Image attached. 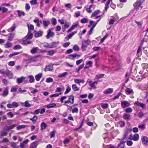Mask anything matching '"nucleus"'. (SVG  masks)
<instances>
[{
	"label": "nucleus",
	"instance_id": "f257e3e1",
	"mask_svg": "<svg viewBox=\"0 0 148 148\" xmlns=\"http://www.w3.org/2000/svg\"><path fill=\"white\" fill-rule=\"evenodd\" d=\"M143 2H142L140 0H137L136 2L135 3L133 6L134 7V9L138 10L140 9V10L142 9L143 6L141 5L142 4Z\"/></svg>",
	"mask_w": 148,
	"mask_h": 148
},
{
	"label": "nucleus",
	"instance_id": "f03ea898",
	"mask_svg": "<svg viewBox=\"0 0 148 148\" xmlns=\"http://www.w3.org/2000/svg\"><path fill=\"white\" fill-rule=\"evenodd\" d=\"M126 137V135H125L123 138L121 140L120 143L118 145L117 148H124L125 143V141H123V140H124Z\"/></svg>",
	"mask_w": 148,
	"mask_h": 148
},
{
	"label": "nucleus",
	"instance_id": "7ed1b4c3",
	"mask_svg": "<svg viewBox=\"0 0 148 148\" xmlns=\"http://www.w3.org/2000/svg\"><path fill=\"white\" fill-rule=\"evenodd\" d=\"M141 140L144 145H148V138L145 136H142Z\"/></svg>",
	"mask_w": 148,
	"mask_h": 148
},
{
	"label": "nucleus",
	"instance_id": "20e7f679",
	"mask_svg": "<svg viewBox=\"0 0 148 148\" xmlns=\"http://www.w3.org/2000/svg\"><path fill=\"white\" fill-rule=\"evenodd\" d=\"M54 36V33L53 32H51V30L49 29L48 31L47 34L46 36V37L47 39L49 38L50 37H53Z\"/></svg>",
	"mask_w": 148,
	"mask_h": 148
},
{
	"label": "nucleus",
	"instance_id": "39448f33",
	"mask_svg": "<svg viewBox=\"0 0 148 148\" xmlns=\"http://www.w3.org/2000/svg\"><path fill=\"white\" fill-rule=\"evenodd\" d=\"M130 105V104L127 101H122L121 103V107L123 108H124L126 107H128Z\"/></svg>",
	"mask_w": 148,
	"mask_h": 148
},
{
	"label": "nucleus",
	"instance_id": "423d86ee",
	"mask_svg": "<svg viewBox=\"0 0 148 148\" xmlns=\"http://www.w3.org/2000/svg\"><path fill=\"white\" fill-rule=\"evenodd\" d=\"M89 41V40H84L83 42H82V49L84 51H85L86 50V48L87 47V45H88V44H87V41Z\"/></svg>",
	"mask_w": 148,
	"mask_h": 148
},
{
	"label": "nucleus",
	"instance_id": "0eeeda50",
	"mask_svg": "<svg viewBox=\"0 0 148 148\" xmlns=\"http://www.w3.org/2000/svg\"><path fill=\"white\" fill-rule=\"evenodd\" d=\"M35 32L34 36L36 38H38L41 36L42 35L43 32L42 31L37 32L36 31H34Z\"/></svg>",
	"mask_w": 148,
	"mask_h": 148
},
{
	"label": "nucleus",
	"instance_id": "6e6552de",
	"mask_svg": "<svg viewBox=\"0 0 148 148\" xmlns=\"http://www.w3.org/2000/svg\"><path fill=\"white\" fill-rule=\"evenodd\" d=\"M80 55L76 54L74 53L72 55H70L68 56V58L71 60H74V59L77 57H79Z\"/></svg>",
	"mask_w": 148,
	"mask_h": 148
},
{
	"label": "nucleus",
	"instance_id": "1a4fd4ad",
	"mask_svg": "<svg viewBox=\"0 0 148 148\" xmlns=\"http://www.w3.org/2000/svg\"><path fill=\"white\" fill-rule=\"evenodd\" d=\"M8 87H7L5 88V89L3 91L2 95L4 97L8 95Z\"/></svg>",
	"mask_w": 148,
	"mask_h": 148
},
{
	"label": "nucleus",
	"instance_id": "9d476101",
	"mask_svg": "<svg viewBox=\"0 0 148 148\" xmlns=\"http://www.w3.org/2000/svg\"><path fill=\"white\" fill-rule=\"evenodd\" d=\"M113 91V89L112 88H109L105 90L104 92V94H108L112 93Z\"/></svg>",
	"mask_w": 148,
	"mask_h": 148
},
{
	"label": "nucleus",
	"instance_id": "9b49d317",
	"mask_svg": "<svg viewBox=\"0 0 148 148\" xmlns=\"http://www.w3.org/2000/svg\"><path fill=\"white\" fill-rule=\"evenodd\" d=\"M5 74L9 78L11 79L13 77L12 73L9 71H8L6 72Z\"/></svg>",
	"mask_w": 148,
	"mask_h": 148
},
{
	"label": "nucleus",
	"instance_id": "f8f14e48",
	"mask_svg": "<svg viewBox=\"0 0 148 148\" xmlns=\"http://www.w3.org/2000/svg\"><path fill=\"white\" fill-rule=\"evenodd\" d=\"M139 138V135L138 134H135L132 136V139L134 141L138 140Z\"/></svg>",
	"mask_w": 148,
	"mask_h": 148
},
{
	"label": "nucleus",
	"instance_id": "ddd939ff",
	"mask_svg": "<svg viewBox=\"0 0 148 148\" xmlns=\"http://www.w3.org/2000/svg\"><path fill=\"white\" fill-rule=\"evenodd\" d=\"M135 104L138 106H140L141 108L143 109H145L146 108V106L145 104L140 103L138 101L135 102Z\"/></svg>",
	"mask_w": 148,
	"mask_h": 148
},
{
	"label": "nucleus",
	"instance_id": "4468645a",
	"mask_svg": "<svg viewBox=\"0 0 148 148\" xmlns=\"http://www.w3.org/2000/svg\"><path fill=\"white\" fill-rule=\"evenodd\" d=\"M127 95H130L134 92L133 90L129 88H127L125 90Z\"/></svg>",
	"mask_w": 148,
	"mask_h": 148
},
{
	"label": "nucleus",
	"instance_id": "2eb2a0df",
	"mask_svg": "<svg viewBox=\"0 0 148 148\" xmlns=\"http://www.w3.org/2000/svg\"><path fill=\"white\" fill-rule=\"evenodd\" d=\"M43 24L44 27H46L50 24V22L49 20L45 21L43 20Z\"/></svg>",
	"mask_w": 148,
	"mask_h": 148
},
{
	"label": "nucleus",
	"instance_id": "dca6fc26",
	"mask_svg": "<svg viewBox=\"0 0 148 148\" xmlns=\"http://www.w3.org/2000/svg\"><path fill=\"white\" fill-rule=\"evenodd\" d=\"M15 34L14 33H11L10 34L9 36L8 37V40L9 41H12L14 37Z\"/></svg>",
	"mask_w": 148,
	"mask_h": 148
},
{
	"label": "nucleus",
	"instance_id": "f3484780",
	"mask_svg": "<svg viewBox=\"0 0 148 148\" xmlns=\"http://www.w3.org/2000/svg\"><path fill=\"white\" fill-rule=\"evenodd\" d=\"M38 144V141H35L33 142L31 144L29 148H36Z\"/></svg>",
	"mask_w": 148,
	"mask_h": 148
},
{
	"label": "nucleus",
	"instance_id": "a211bd4d",
	"mask_svg": "<svg viewBox=\"0 0 148 148\" xmlns=\"http://www.w3.org/2000/svg\"><path fill=\"white\" fill-rule=\"evenodd\" d=\"M47 126V124L44 122H42L40 125L41 130H43L45 129Z\"/></svg>",
	"mask_w": 148,
	"mask_h": 148
},
{
	"label": "nucleus",
	"instance_id": "6ab92c4d",
	"mask_svg": "<svg viewBox=\"0 0 148 148\" xmlns=\"http://www.w3.org/2000/svg\"><path fill=\"white\" fill-rule=\"evenodd\" d=\"M42 76V73H39L35 76V78L37 81H39L40 79Z\"/></svg>",
	"mask_w": 148,
	"mask_h": 148
},
{
	"label": "nucleus",
	"instance_id": "aec40b11",
	"mask_svg": "<svg viewBox=\"0 0 148 148\" xmlns=\"http://www.w3.org/2000/svg\"><path fill=\"white\" fill-rule=\"evenodd\" d=\"M130 114H123V119L129 120L130 119Z\"/></svg>",
	"mask_w": 148,
	"mask_h": 148
},
{
	"label": "nucleus",
	"instance_id": "412c9836",
	"mask_svg": "<svg viewBox=\"0 0 148 148\" xmlns=\"http://www.w3.org/2000/svg\"><path fill=\"white\" fill-rule=\"evenodd\" d=\"M28 79H29V82L32 83L34 82L35 79L34 77L32 75H29L27 77Z\"/></svg>",
	"mask_w": 148,
	"mask_h": 148
},
{
	"label": "nucleus",
	"instance_id": "4be33fe9",
	"mask_svg": "<svg viewBox=\"0 0 148 148\" xmlns=\"http://www.w3.org/2000/svg\"><path fill=\"white\" fill-rule=\"evenodd\" d=\"M33 36V34L32 33L29 32H28L27 35L26 36L25 38H26V39H31Z\"/></svg>",
	"mask_w": 148,
	"mask_h": 148
},
{
	"label": "nucleus",
	"instance_id": "5701e85b",
	"mask_svg": "<svg viewBox=\"0 0 148 148\" xmlns=\"http://www.w3.org/2000/svg\"><path fill=\"white\" fill-rule=\"evenodd\" d=\"M17 125V124H13L11 125H10L9 126H7L6 130L7 131H9L11 129H12L16 127Z\"/></svg>",
	"mask_w": 148,
	"mask_h": 148
},
{
	"label": "nucleus",
	"instance_id": "b1692460",
	"mask_svg": "<svg viewBox=\"0 0 148 148\" xmlns=\"http://www.w3.org/2000/svg\"><path fill=\"white\" fill-rule=\"evenodd\" d=\"M56 105L55 103H50L45 106L46 107L48 108H50L55 107L56 106Z\"/></svg>",
	"mask_w": 148,
	"mask_h": 148
},
{
	"label": "nucleus",
	"instance_id": "393cba45",
	"mask_svg": "<svg viewBox=\"0 0 148 148\" xmlns=\"http://www.w3.org/2000/svg\"><path fill=\"white\" fill-rule=\"evenodd\" d=\"M53 69V66L49 65L47 66L45 69V71H51Z\"/></svg>",
	"mask_w": 148,
	"mask_h": 148
},
{
	"label": "nucleus",
	"instance_id": "a878e982",
	"mask_svg": "<svg viewBox=\"0 0 148 148\" xmlns=\"http://www.w3.org/2000/svg\"><path fill=\"white\" fill-rule=\"evenodd\" d=\"M70 99L71 102L70 103L71 104H73L74 103V96L73 95H71L69 96V99Z\"/></svg>",
	"mask_w": 148,
	"mask_h": 148
},
{
	"label": "nucleus",
	"instance_id": "bb28decb",
	"mask_svg": "<svg viewBox=\"0 0 148 148\" xmlns=\"http://www.w3.org/2000/svg\"><path fill=\"white\" fill-rule=\"evenodd\" d=\"M16 28V26L15 23H14L13 24V26H12L10 28H9L8 30V31L10 32H13Z\"/></svg>",
	"mask_w": 148,
	"mask_h": 148
},
{
	"label": "nucleus",
	"instance_id": "cd10ccee",
	"mask_svg": "<svg viewBox=\"0 0 148 148\" xmlns=\"http://www.w3.org/2000/svg\"><path fill=\"white\" fill-rule=\"evenodd\" d=\"M38 49V48L37 47L33 48L31 50V52L32 53H36L37 52Z\"/></svg>",
	"mask_w": 148,
	"mask_h": 148
},
{
	"label": "nucleus",
	"instance_id": "c85d7f7f",
	"mask_svg": "<svg viewBox=\"0 0 148 148\" xmlns=\"http://www.w3.org/2000/svg\"><path fill=\"white\" fill-rule=\"evenodd\" d=\"M72 88L74 91H78L79 90V88L75 84L72 85Z\"/></svg>",
	"mask_w": 148,
	"mask_h": 148
},
{
	"label": "nucleus",
	"instance_id": "c756f323",
	"mask_svg": "<svg viewBox=\"0 0 148 148\" xmlns=\"http://www.w3.org/2000/svg\"><path fill=\"white\" fill-rule=\"evenodd\" d=\"M10 41L8 40L7 42L5 45V47L6 48L10 47H12V44L9 42Z\"/></svg>",
	"mask_w": 148,
	"mask_h": 148
},
{
	"label": "nucleus",
	"instance_id": "7c9ffc66",
	"mask_svg": "<svg viewBox=\"0 0 148 148\" xmlns=\"http://www.w3.org/2000/svg\"><path fill=\"white\" fill-rule=\"evenodd\" d=\"M56 132L55 130H53L52 132H50L49 133L50 137L52 138L54 137Z\"/></svg>",
	"mask_w": 148,
	"mask_h": 148
},
{
	"label": "nucleus",
	"instance_id": "2f4dec72",
	"mask_svg": "<svg viewBox=\"0 0 148 148\" xmlns=\"http://www.w3.org/2000/svg\"><path fill=\"white\" fill-rule=\"evenodd\" d=\"M10 146L11 147H13V148H18L17 145L16 143H15L14 142H12L10 143Z\"/></svg>",
	"mask_w": 148,
	"mask_h": 148
},
{
	"label": "nucleus",
	"instance_id": "473e14b6",
	"mask_svg": "<svg viewBox=\"0 0 148 148\" xmlns=\"http://www.w3.org/2000/svg\"><path fill=\"white\" fill-rule=\"evenodd\" d=\"M25 78L24 77H22L21 78H18L17 79V82L18 83L20 84L23 82V79Z\"/></svg>",
	"mask_w": 148,
	"mask_h": 148
},
{
	"label": "nucleus",
	"instance_id": "72a5a7b5",
	"mask_svg": "<svg viewBox=\"0 0 148 148\" xmlns=\"http://www.w3.org/2000/svg\"><path fill=\"white\" fill-rule=\"evenodd\" d=\"M118 123L119 124H120V126L121 127H123L125 125V123L124 121H119Z\"/></svg>",
	"mask_w": 148,
	"mask_h": 148
},
{
	"label": "nucleus",
	"instance_id": "f704fd0d",
	"mask_svg": "<svg viewBox=\"0 0 148 148\" xmlns=\"http://www.w3.org/2000/svg\"><path fill=\"white\" fill-rule=\"evenodd\" d=\"M100 11L99 10H97L95 11L92 14L91 17H92L95 16V15L98 14L99 12Z\"/></svg>",
	"mask_w": 148,
	"mask_h": 148
},
{
	"label": "nucleus",
	"instance_id": "c9c22d12",
	"mask_svg": "<svg viewBox=\"0 0 148 148\" xmlns=\"http://www.w3.org/2000/svg\"><path fill=\"white\" fill-rule=\"evenodd\" d=\"M37 119V117L36 116H34L32 118H31L30 119L34 123H35Z\"/></svg>",
	"mask_w": 148,
	"mask_h": 148
},
{
	"label": "nucleus",
	"instance_id": "e433bc0d",
	"mask_svg": "<svg viewBox=\"0 0 148 148\" xmlns=\"http://www.w3.org/2000/svg\"><path fill=\"white\" fill-rule=\"evenodd\" d=\"M25 127L26 125H20L17 126L16 129L18 130H19L25 128Z\"/></svg>",
	"mask_w": 148,
	"mask_h": 148
},
{
	"label": "nucleus",
	"instance_id": "4c0bfd02",
	"mask_svg": "<svg viewBox=\"0 0 148 148\" xmlns=\"http://www.w3.org/2000/svg\"><path fill=\"white\" fill-rule=\"evenodd\" d=\"M104 75V74H99L97 75L96 76V78L97 79H99L101 78V77H103Z\"/></svg>",
	"mask_w": 148,
	"mask_h": 148
},
{
	"label": "nucleus",
	"instance_id": "58836bf2",
	"mask_svg": "<svg viewBox=\"0 0 148 148\" xmlns=\"http://www.w3.org/2000/svg\"><path fill=\"white\" fill-rule=\"evenodd\" d=\"M68 74V73L66 72H64L62 74H59L58 75V77H65L67 74Z\"/></svg>",
	"mask_w": 148,
	"mask_h": 148
},
{
	"label": "nucleus",
	"instance_id": "ea45409f",
	"mask_svg": "<svg viewBox=\"0 0 148 148\" xmlns=\"http://www.w3.org/2000/svg\"><path fill=\"white\" fill-rule=\"evenodd\" d=\"M12 108L16 107L19 106V104L18 103L15 102H13L12 103Z\"/></svg>",
	"mask_w": 148,
	"mask_h": 148
},
{
	"label": "nucleus",
	"instance_id": "a19ab883",
	"mask_svg": "<svg viewBox=\"0 0 148 148\" xmlns=\"http://www.w3.org/2000/svg\"><path fill=\"white\" fill-rule=\"evenodd\" d=\"M28 31L29 32H30V30L31 29L32 30H33L34 29V26L32 25H30V26H29V25L27 24Z\"/></svg>",
	"mask_w": 148,
	"mask_h": 148
},
{
	"label": "nucleus",
	"instance_id": "79ce46f5",
	"mask_svg": "<svg viewBox=\"0 0 148 148\" xmlns=\"http://www.w3.org/2000/svg\"><path fill=\"white\" fill-rule=\"evenodd\" d=\"M51 23L53 25H55L57 23V21L56 19L54 18H52L51 21Z\"/></svg>",
	"mask_w": 148,
	"mask_h": 148
},
{
	"label": "nucleus",
	"instance_id": "37998d69",
	"mask_svg": "<svg viewBox=\"0 0 148 148\" xmlns=\"http://www.w3.org/2000/svg\"><path fill=\"white\" fill-rule=\"evenodd\" d=\"M108 36V34H106V35L103 37L101 40L99 44L102 43L106 38Z\"/></svg>",
	"mask_w": 148,
	"mask_h": 148
},
{
	"label": "nucleus",
	"instance_id": "c03bdc74",
	"mask_svg": "<svg viewBox=\"0 0 148 148\" xmlns=\"http://www.w3.org/2000/svg\"><path fill=\"white\" fill-rule=\"evenodd\" d=\"M88 20L87 18H84L81 20V22L82 23H84L88 22Z\"/></svg>",
	"mask_w": 148,
	"mask_h": 148
},
{
	"label": "nucleus",
	"instance_id": "a18cd8bd",
	"mask_svg": "<svg viewBox=\"0 0 148 148\" xmlns=\"http://www.w3.org/2000/svg\"><path fill=\"white\" fill-rule=\"evenodd\" d=\"M71 88L69 87H67L66 88V90L65 91L64 94L65 95L67 94L69 92H70L71 90Z\"/></svg>",
	"mask_w": 148,
	"mask_h": 148
},
{
	"label": "nucleus",
	"instance_id": "49530a36",
	"mask_svg": "<svg viewBox=\"0 0 148 148\" xmlns=\"http://www.w3.org/2000/svg\"><path fill=\"white\" fill-rule=\"evenodd\" d=\"M101 105L102 108L104 109L108 107V103H102L101 104Z\"/></svg>",
	"mask_w": 148,
	"mask_h": 148
},
{
	"label": "nucleus",
	"instance_id": "de8ad7c7",
	"mask_svg": "<svg viewBox=\"0 0 148 148\" xmlns=\"http://www.w3.org/2000/svg\"><path fill=\"white\" fill-rule=\"evenodd\" d=\"M21 46L20 45H15L13 49H15V50H17V49H21Z\"/></svg>",
	"mask_w": 148,
	"mask_h": 148
},
{
	"label": "nucleus",
	"instance_id": "09e8293b",
	"mask_svg": "<svg viewBox=\"0 0 148 148\" xmlns=\"http://www.w3.org/2000/svg\"><path fill=\"white\" fill-rule=\"evenodd\" d=\"M47 53L49 55L52 56L54 54L55 52L54 50H52L47 51Z\"/></svg>",
	"mask_w": 148,
	"mask_h": 148
},
{
	"label": "nucleus",
	"instance_id": "8fccbe9b",
	"mask_svg": "<svg viewBox=\"0 0 148 148\" xmlns=\"http://www.w3.org/2000/svg\"><path fill=\"white\" fill-rule=\"evenodd\" d=\"M18 14V16H21L22 15L24 16L25 14V13L24 12H21L19 10L17 11Z\"/></svg>",
	"mask_w": 148,
	"mask_h": 148
},
{
	"label": "nucleus",
	"instance_id": "3c124183",
	"mask_svg": "<svg viewBox=\"0 0 148 148\" xmlns=\"http://www.w3.org/2000/svg\"><path fill=\"white\" fill-rule=\"evenodd\" d=\"M25 106L27 107H29L31 106L30 104L29 103L28 101H26L25 102Z\"/></svg>",
	"mask_w": 148,
	"mask_h": 148
},
{
	"label": "nucleus",
	"instance_id": "603ef678",
	"mask_svg": "<svg viewBox=\"0 0 148 148\" xmlns=\"http://www.w3.org/2000/svg\"><path fill=\"white\" fill-rule=\"evenodd\" d=\"M26 39V40L23 41V42L24 44H29L32 43L31 41H28Z\"/></svg>",
	"mask_w": 148,
	"mask_h": 148
},
{
	"label": "nucleus",
	"instance_id": "864d4df0",
	"mask_svg": "<svg viewBox=\"0 0 148 148\" xmlns=\"http://www.w3.org/2000/svg\"><path fill=\"white\" fill-rule=\"evenodd\" d=\"M73 50L75 51H78L79 50V47L77 45H75L73 47Z\"/></svg>",
	"mask_w": 148,
	"mask_h": 148
},
{
	"label": "nucleus",
	"instance_id": "5fc2aeb1",
	"mask_svg": "<svg viewBox=\"0 0 148 148\" xmlns=\"http://www.w3.org/2000/svg\"><path fill=\"white\" fill-rule=\"evenodd\" d=\"M53 79L52 78H48L46 79V82L47 83H49L53 82Z\"/></svg>",
	"mask_w": 148,
	"mask_h": 148
},
{
	"label": "nucleus",
	"instance_id": "6e6d98bb",
	"mask_svg": "<svg viewBox=\"0 0 148 148\" xmlns=\"http://www.w3.org/2000/svg\"><path fill=\"white\" fill-rule=\"evenodd\" d=\"M62 94L61 93H60V94L58 93H56L55 94H53L52 95H51L50 97L52 98L53 97H57L59 96V95H61Z\"/></svg>",
	"mask_w": 148,
	"mask_h": 148
},
{
	"label": "nucleus",
	"instance_id": "4d7b16f0",
	"mask_svg": "<svg viewBox=\"0 0 148 148\" xmlns=\"http://www.w3.org/2000/svg\"><path fill=\"white\" fill-rule=\"evenodd\" d=\"M132 111V109L131 108H127L125 110V111L127 112H131Z\"/></svg>",
	"mask_w": 148,
	"mask_h": 148
},
{
	"label": "nucleus",
	"instance_id": "13d9d810",
	"mask_svg": "<svg viewBox=\"0 0 148 148\" xmlns=\"http://www.w3.org/2000/svg\"><path fill=\"white\" fill-rule=\"evenodd\" d=\"M135 22L137 24L138 27L140 28L142 26V24L139 22H138L136 21H135Z\"/></svg>",
	"mask_w": 148,
	"mask_h": 148
},
{
	"label": "nucleus",
	"instance_id": "bf43d9fd",
	"mask_svg": "<svg viewBox=\"0 0 148 148\" xmlns=\"http://www.w3.org/2000/svg\"><path fill=\"white\" fill-rule=\"evenodd\" d=\"M26 91V90H22L21 88H19L17 92L18 93L19 92H20L21 93H24Z\"/></svg>",
	"mask_w": 148,
	"mask_h": 148
},
{
	"label": "nucleus",
	"instance_id": "052dcab7",
	"mask_svg": "<svg viewBox=\"0 0 148 148\" xmlns=\"http://www.w3.org/2000/svg\"><path fill=\"white\" fill-rule=\"evenodd\" d=\"M70 44V42H66L64 43L63 45V46L64 47H68Z\"/></svg>",
	"mask_w": 148,
	"mask_h": 148
},
{
	"label": "nucleus",
	"instance_id": "680f3d73",
	"mask_svg": "<svg viewBox=\"0 0 148 148\" xmlns=\"http://www.w3.org/2000/svg\"><path fill=\"white\" fill-rule=\"evenodd\" d=\"M79 24V23L78 22H77L74 25H73L71 27L72 28L74 29L75 28H76L77 26Z\"/></svg>",
	"mask_w": 148,
	"mask_h": 148
},
{
	"label": "nucleus",
	"instance_id": "e2e57ef3",
	"mask_svg": "<svg viewBox=\"0 0 148 148\" xmlns=\"http://www.w3.org/2000/svg\"><path fill=\"white\" fill-rule=\"evenodd\" d=\"M36 1L37 0H32V1H30V3L32 5L36 4L37 3Z\"/></svg>",
	"mask_w": 148,
	"mask_h": 148
},
{
	"label": "nucleus",
	"instance_id": "0e129e2a",
	"mask_svg": "<svg viewBox=\"0 0 148 148\" xmlns=\"http://www.w3.org/2000/svg\"><path fill=\"white\" fill-rule=\"evenodd\" d=\"M83 61V59H81L78 60L76 61V64L77 65H78L80 64Z\"/></svg>",
	"mask_w": 148,
	"mask_h": 148
},
{
	"label": "nucleus",
	"instance_id": "69168bd1",
	"mask_svg": "<svg viewBox=\"0 0 148 148\" xmlns=\"http://www.w3.org/2000/svg\"><path fill=\"white\" fill-rule=\"evenodd\" d=\"M17 88H16L14 87H12L11 89V92H16L17 90Z\"/></svg>",
	"mask_w": 148,
	"mask_h": 148
},
{
	"label": "nucleus",
	"instance_id": "338daca9",
	"mask_svg": "<svg viewBox=\"0 0 148 148\" xmlns=\"http://www.w3.org/2000/svg\"><path fill=\"white\" fill-rule=\"evenodd\" d=\"M2 82L3 83L5 86H7L8 83V81L5 79H3L2 80Z\"/></svg>",
	"mask_w": 148,
	"mask_h": 148
},
{
	"label": "nucleus",
	"instance_id": "774afa93",
	"mask_svg": "<svg viewBox=\"0 0 148 148\" xmlns=\"http://www.w3.org/2000/svg\"><path fill=\"white\" fill-rule=\"evenodd\" d=\"M78 111V109L77 108H75L73 109L72 110V112L73 113H77Z\"/></svg>",
	"mask_w": 148,
	"mask_h": 148
}]
</instances>
